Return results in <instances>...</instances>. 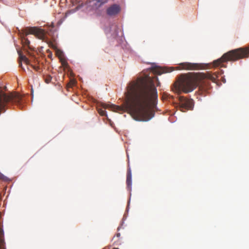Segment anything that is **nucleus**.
Here are the masks:
<instances>
[{"mask_svg":"<svg viewBox=\"0 0 249 249\" xmlns=\"http://www.w3.org/2000/svg\"><path fill=\"white\" fill-rule=\"evenodd\" d=\"M155 80L159 86L160 83L157 77H138L128 84L122 106L102 103V107L113 111H128L136 121L150 120L154 116L158 101Z\"/></svg>","mask_w":249,"mask_h":249,"instance_id":"1","label":"nucleus"},{"mask_svg":"<svg viewBox=\"0 0 249 249\" xmlns=\"http://www.w3.org/2000/svg\"><path fill=\"white\" fill-rule=\"evenodd\" d=\"M204 77L215 82L219 78V73L215 72L213 74L209 73L207 76L203 74L191 72L181 74L174 83L173 90L178 94L182 92L185 93L191 92L197 87L198 82Z\"/></svg>","mask_w":249,"mask_h":249,"instance_id":"2","label":"nucleus"},{"mask_svg":"<svg viewBox=\"0 0 249 249\" xmlns=\"http://www.w3.org/2000/svg\"><path fill=\"white\" fill-rule=\"evenodd\" d=\"M249 56V47L239 48L229 51L224 53L221 57L214 60L213 65L214 67H225L224 63L228 61H236L239 59L248 58Z\"/></svg>","mask_w":249,"mask_h":249,"instance_id":"3","label":"nucleus"},{"mask_svg":"<svg viewBox=\"0 0 249 249\" xmlns=\"http://www.w3.org/2000/svg\"><path fill=\"white\" fill-rule=\"evenodd\" d=\"M29 34L35 35L38 38L45 41L50 47L53 48H55V45L51 41L46 40V35L44 30L35 27H30L26 29L25 32V36H27Z\"/></svg>","mask_w":249,"mask_h":249,"instance_id":"4","label":"nucleus"},{"mask_svg":"<svg viewBox=\"0 0 249 249\" xmlns=\"http://www.w3.org/2000/svg\"><path fill=\"white\" fill-rule=\"evenodd\" d=\"M20 95L18 93H11L9 95L3 94L0 96V111H2L5 106V104L9 102H19Z\"/></svg>","mask_w":249,"mask_h":249,"instance_id":"5","label":"nucleus"},{"mask_svg":"<svg viewBox=\"0 0 249 249\" xmlns=\"http://www.w3.org/2000/svg\"><path fill=\"white\" fill-rule=\"evenodd\" d=\"M179 107L182 112L188 110H191L193 107V101L192 99H188L183 96H179Z\"/></svg>","mask_w":249,"mask_h":249,"instance_id":"6","label":"nucleus"},{"mask_svg":"<svg viewBox=\"0 0 249 249\" xmlns=\"http://www.w3.org/2000/svg\"><path fill=\"white\" fill-rule=\"evenodd\" d=\"M177 68L178 69H184L186 70H196L201 69V66L198 63L184 62L180 63Z\"/></svg>","mask_w":249,"mask_h":249,"instance_id":"7","label":"nucleus"},{"mask_svg":"<svg viewBox=\"0 0 249 249\" xmlns=\"http://www.w3.org/2000/svg\"><path fill=\"white\" fill-rule=\"evenodd\" d=\"M120 11V6L118 4H114L107 9V14L109 16H113L118 14Z\"/></svg>","mask_w":249,"mask_h":249,"instance_id":"8","label":"nucleus"},{"mask_svg":"<svg viewBox=\"0 0 249 249\" xmlns=\"http://www.w3.org/2000/svg\"><path fill=\"white\" fill-rule=\"evenodd\" d=\"M108 0H90L89 5L93 9H97L103 5L107 3Z\"/></svg>","mask_w":249,"mask_h":249,"instance_id":"9","label":"nucleus"},{"mask_svg":"<svg viewBox=\"0 0 249 249\" xmlns=\"http://www.w3.org/2000/svg\"><path fill=\"white\" fill-rule=\"evenodd\" d=\"M151 70L154 74L158 75H161L162 73L170 72L173 71L172 70L168 71L166 68H162L157 66L151 67Z\"/></svg>","mask_w":249,"mask_h":249,"instance_id":"10","label":"nucleus"},{"mask_svg":"<svg viewBox=\"0 0 249 249\" xmlns=\"http://www.w3.org/2000/svg\"><path fill=\"white\" fill-rule=\"evenodd\" d=\"M19 54V66L22 69V61L24 62L26 65H30V61L29 59L25 56L21 54L20 51H18Z\"/></svg>","mask_w":249,"mask_h":249,"instance_id":"11","label":"nucleus"},{"mask_svg":"<svg viewBox=\"0 0 249 249\" xmlns=\"http://www.w3.org/2000/svg\"><path fill=\"white\" fill-rule=\"evenodd\" d=\"M132 175H131V171L130 168H128L127 171L126 175V184L127 188L129 190H131V185H132Z\"/></svg>","mask_w":249,"mask_h":249,"instance_id":"12","label":"nucleus"},{"mask_svg":"<svg viewBox=\"0 0 249 249\" xmlns=\"http://www.w3.org/2000/svg\"><path fill=\"white\" fill-rule=\"evenodd\" d=\"M52 76L50 75H44V79L45 80V82L47 83V84H49V83L51 82V80H52Z\"/></svg>","mask_w":249,"mask_h":249,"instance_id":"13","label":"nucleus"},{"mask_svg":"<svg viewBox=\"0 0 249 249\" xmlns=\"http://www.w3.org/2000/svg\"><path fill=\"white\" fill-rule=\"evenodd\" d=\"M22 42L23 44H24V45L29 47V45H30V41L27 38L24 37L22 40Z\"/></svg>","mask_w":249,"mask_h":249,"instance_id":"14","label":"nucleus"},{"mask_svg":"<svg viewBox=\"0 0 249 249\" xmlns=\"http://www.w3.org/2000/svg\"><path fill=\"white\" fill-rule=\"evenodd\" d=\"M98 113L101 116H107L106 111L102 108H99L98 109Z\"/></svg>","mask_w":249,"mask_h":249,"instance_id":"15","label":"nucleus"},{"mask_svg":"<svg viewBox=\"0 0 249 249\" xmlns=\"http://www.w3.org/2000/svg\"><path fill=\"white\" fill-rule=\"evenodd\" d=\"M0 249H4V241L2 237L0 235Z\"/></svg>","mask_w":249,"mask_h":249,"instance_id":"16","label":"nucleus"},{"mask_svg":"<svg viewBox=\"0 0 249 249\" xmlns=\"http://www.w3.org/2000/svg\"><path fill=\"white\" fill-rule=\"evenodd\" d=\"M61 62L62 65L64 67L67 68V67L68 66V63L67 62V61L65 60L61 59Z\"/></svg>","mask_w":249,"mask_h":249,"instance_id":"17","label":"nucleus"},{"mask_svg":"<svg viewBox=\"0 0 249 249\" xmlns=\"http://www.w3.org/2000/svg\"><path fill=\"white\" fill-rule=\"evenodd\" d=\"M31 67L36 71H38L39 69H40V68L39 66H34V65H31Z\"/></svg>","mask_w":249,"mask_h":249,"instance_id":"18","label":"nucleus"},{"mask_svg":"<svg viewBox=\"0 0 249 249\" xmlns=\"http://www.w3.org/2000/svg\"><path fill=\"white\" fill-rule=\"evenodd\" d=\"M0 179H4V176L0 174Z\"/></svg>","mask_w":249,"mask_h":249,"instance_id":"19","label":"nucleus"},{"mask_svg":"<svg viewBox=\"0 0 249 249\" xmlns=\"http://www.w3.org/2000/svg\"><path fill=\"white\" fill-rule=\"evenodd\" d=\"M116 236L117 237H119L120 236V233H118L116 234Z\"/></svg>","mask_w":249,"mask_h":249,"instance_id":"20","label":"nucleus"},{"mask_svg":"<svg viewBox=\"0 0 249 249\" xmlns=\"http://www.w3.org/2000/svg\"><path fill=\"white\" fill-rule=\"evenodd\" d=\"M113 249H118V248H114Z\"/></svg>","mask_w":249,"mask_h":249,"instance_id":"21","label":"nucleus"}]
</instances>
